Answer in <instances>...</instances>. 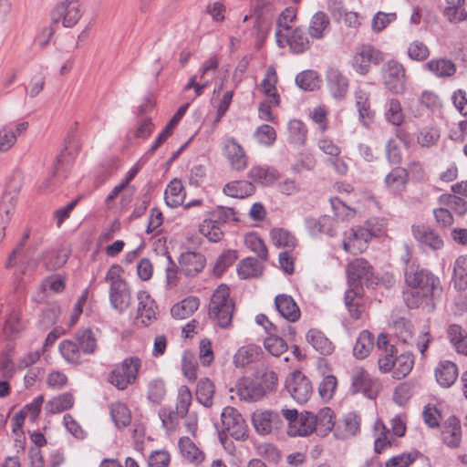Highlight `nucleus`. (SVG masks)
<instances>
[{
	"mask_svg": "<svg viewBox=\"0 0 467 467\" xmlns=\"http://www.w3.org/2000/svg\"><path fill=\"white\" fill-rule=\"evenodd\" d=\"M277 375L272 370H264L254 377H243L235 384V393L241 400L257 402L276 389Z\"/></svg>",
	"mask_w": 467,
	"mask_h": 467,
	"instance_id": "2",
	"label": "nucleus"
},
{
	"mask_svg": "<svg viewBox=\"0 0 467 467\" xmlns=\"http://www.w3.org/2000/svg\"><path fill=\"white\" fill-rule=\"evenodd\" d=\"M192 401V394L191 389L187 386L182 385L178 389V396L175 408L177 415H179L181 418H184L189 412Z\"/></svg>",
	"mask_w": 467,
	"mask_h": 467,
	"instance_id": "58",
	"label": "nucleus"
},
{
	"mask_svg": "<svg viewBox=\"0 0 467 467\" xmlns=\"http://www.w3.org/2000/svg\"><path fill=\"white\" fill-rule=\"evenodd\" d=\"M76 343L81 352L86 355H92L97 350V338L89 328L78 330L75 335Z\"/></svg>",
	"mask_w": 467,
	"mask_h": 467,
	"instance_id": "47",
	"label": "nucleus"
},
{
	"mask_svg": "<svg viewBox=\"0 0 467 467\" xmlns=\"http://www.w3.org/2000/svg\"><path fill=\"white\" fill-rule=\"evenodd\" d=\"M223 154L230 162L232 169L244 171L248 165V157L243 147L234 138H228L223 142Z\"/></svg>",
	"mask_w": 467,
	"mask_h": 467,
	"instance_id": "16",
	"label": "nucleus"
},
{
	"mask_svg": "<svg viewBox=\"0 0 467 467\" xmlns=\"http://www.w3.org/2000/svg\"><path fill=\"white\" fill-rule=\"evenodd\" d=\"M306 341L315 348L317 352L323 356H329L335 350V345L320 330L312 328L306 336Z\"/></svg>",
	"mask_w": 467,
	"mask_h": 467,
	"instance_id": "28",
	"label": "nucleus"
},
{
	"mask_svg": "<svg viewBox=\"0 0 467 467\" xmlns=\"http://www.w3.org/2000/svg\"><path fill=\"white\" fill-rule=\"evenodd\" d=\"M441 439L451 448L459 447L462 441V428L460 420L456 417L448 418L441 431Z\"/></svg>",
	"mask_w": 467,
	"mask_h": 467,
	"instance_id": "29",
	"label": "nucleus"
},
{
	"mask_svg": "<svg viewBox=\"0 0 467 467\" xmlns=\"http://www.w3.org/2000/svg\"><path fill=\"white\" fill-rule=\"evenodd\" d=\"M292 52L301 54L310 48V41L303 29L296 27L289 34L282 36Z\"/></svg>",
	"mask_w": 467,
	"mask_h": 467,
	"instance_id": "34",
	"label": "nucleus"
},
{
	"mask_svg": "<svg viewBox=\"0 0 467 467\" xmlns=\"http://www.w3.org/2000/svg\"><path fill=\"white\" fill-rule=\"evenodd\" d=\"M186 193L181 181L174 179L167 185L164 192L166 204L171 208H175L183 203Z\"/></svg>",
	"mask_w": 467,
	"mask_h": 467,
	"instance_id": "36",
	"label": "nucleus"
},
{
	"mask_svg": "<svg viewBox=\"0 0 467 467\" xmlns=\"http://www.w3.org/2000/svg\"><path fill=\"white\" fill-rule=\"evenodd\" d=\"M425 68L438 78H449L456 72L455 64L448 58H433L425 64Z\"/></svg>",
	"mask_w": 467,
	"mask_h": 467,
	"instance_id": "37",
	"label": "nucleus"
},
{
	"mask_svg": "<svg viewBox=\"0 0 467 467\" xmlns=\"http://www.w3.org/2000/svg\"><path fill=\"white\" fill-rule=\"evenodd\" d=\"M379 230L370 229L368 226L352 228L342 243L345 252L356 254L363 252L367 247V243L379 234Z\"/></svg>",
	"mask_w": 467,
	"mask_h": 467,
	"instance_id": "9",
	"label": "nucleus"
},
{
	"mask_svg": "<svg viewBox=\"0 0 467 467\" xmlns=\"http://www.w3.org/2000/svg\"><path fill=\"white\" fill-rule=\"evenodd\" d=\"M330 29L328 16L323 11H318L310 18L307 31L312 39L321 40L330 32Z\"/></svg>",
	"mask_w": 467,
	"mask_h": 467,
	"instance_id": "24",
	"label": "nucleus"
},
{
	"mask_svg": "<svg viewBox=\"0 0 467 467\" xmlns=\"http://www.w3.org/2000/svg\"><path fill=\"white\" fill-rule=\"evenodd\" d=\"M208 216L216 221L221 228L224 223L238 221L234 210L224 206H217L214 210L209 212Z\"/></svg>",
	"mask_w": 467,
	"mask_h": 467,
	"instance_id": "60",
	"label": "nucleus"
},
{
	"mask_svg": "<svg viewBox=\"0 0 467 467\" xmlns=\"http://www.w3.org/2000/svg\"><path fill=\"white\" fill-rule=\"evenodd\" d=\"M205 257L202 253L188 251L182 253L180 257L182 271L189 276H194L205 266Z\"/></svg>",
	"mask_w": 467,
	"mask_h": 467,
	"instance_id": "23",
	"label": "nucleus"
},
{
	"mask_svg": "<svg viewBox=\"0 0 467 467\" xmlns=\"http://www.w3.org/2000/svg\"><path fill=\"white\" fill-rule=\"evenodd\" d=\"M272 332L265 339L264 345L265 349L273 356L278 357L287 349L286 342L280 337Z\"/></svg>",
	"mask_w": 467,
	"mask_h": 467,
	"instance_id": "64",
	"label": "nucleus"
},
{
	"mask_svg": "<svg viewBox=\"0 0 467 467\" xmlns=\"http://www.w3.org/2000/svg\"><path fill=\"white\" fill-rule=\"evenodd\" d=\"M138 306L136 319L143 326H149L157 318V306L154 299L146 292L137 294Z\"/></svg>",
	"mask_w": 467,
	"mask_h": 467,
	"instance_id": "17",
	"label": "nucleus"
},
{
	"mask_svg": "<svg viewBox=\"0 0 467 467\" xmlns=\"http://www.w3.org/2000/svg\"><path fill=\"white\" fill-rule=\"evenodd\" d=\"M245 245L263 261L268 259V250L264 241L255 234H248L244 238Z\"/></svg>",
	"mask_w": 467,
	"mask_h": 467,
	"instance_id": "61",
	"label": "nucleus"
},
{
	"mask_svg": "<svg viewBox=\"0 0 467 467\" xmlns=\"http://www.w3.org/2000/svg\"><path fill=\"white\" fill-rule=\"evenodd\" d=\"M288 140L296 145H303L306 142L307 130L303 121L292 119L288 122Z\"/></svg>",
	"mask_w": 467,
	"mask_h": 467,
	"instance_id": "54",
	"label": "nucleus"
},
{
	"mask_svg": "<svg viewBox=\"0 0 467 467\" xmlns=\"http://www.w3.org/2000/svg\"><path fill=\"white\" fill-rule=\"evenodd\" d=\"M408 171L402 167L393 168L384 178L385 188L392 194H400L406 190Z\"/></svg>",
	"mask_w": 467,
	"mask_h": 467,
	"instance_id": "22",
	"label": "nucleus"
},
{
	"mask_svg": "<svg viewBox=\"0 0 467 467\" xmlns=\"http://www.w3.org/2000/svg\"><path fill=\"white\" fill-rule=\"evenodd\" d=\"M223 429L235 440H244L247 425L242 414L234 407H225L221 413Z\"/></svg>",
	"mask_w": 467,
	"mask_h": 467,
	"instance_id": "8",
	"label": "nucleus"
},
{
	"mask_svg": "<svg viewBox=\"0 0 467 467\" xmlns=\"http://www.w3.org/2000/svg\"><path fill=\"white\" fill-rule=\"evenodd\" d=\"M285 389L291 397L300 404L306 403L313 393L310 380L301 372L295 371L285 381Z\"/></svg>",
	"mask_w": 467,
	"mask_h": 467,
	"instance_id": "10",
	"label": "nucleus"
},
{
	"mask_svg": "<svg viewBox=\"0 0 467 467\" xmlns=\"http://www.w3.org/2000/svg\"><path fill=\"white\" fill-rule=\"evenodd\" d=\"M379 381L372 379L363 368H356L351 373L350 390L353 394L361 392L364 396L372 399L375 397Z\"/></svg>",
	"mask_w": 467,
	"mask_h": 467,
	"instance_id": "12",
	"label": "nucleus"
},
{
	"mask_svg": "<svg viewBox=\"0 0 467 467\" xmlns=\"http://www.w3.org/2000/svg\"><path fill=\"white\" fill-rule=\"evenodd\" d=\"M166 386L161 379H153L148 384L147 398L154 404H160L165 398Z\"/></svg>",
	"mask_w": 467,
	"mask_h": 467,
	"instance_id": "59",
	"label": "nucleus"
},
{
	"mask_svg": "<svg viewBox=\"0 0 467 467\" xmlns=\"http://www.w3.org/2000/svg\"><path fill=\"white\" fill-rule=\"evenodd\" d=\"M109 301L119 313L126 311L131 303L130 291L127 284L109 288Z\"/></svg>",
	"mask_w": 467,
	"mask_h": 467,
	"instance_id": "32",
	"label": "nucleus"
},
{
	"mask_svg": "<svg viewBox=\"0 0 467 467\" xmlns=\"http://www.w3.org/2000/svg\"><path fill=\"white\" fill-rule=\"evenodd\" d=\"M261 348L254 345H248L242 347L238 349L234 357V361L236 367H244L260 356Z\"/></svg>",
	"mask_w": 467,
	"mask_h": 467,
	"instance_id": "52",
	"label": "nucleus"
},
{
	"mask_svg": "<svg viewBox=\"0 0 467 467\" xmlns=\"http://www.w3.org/2000/svg\"><path fill=\"white\" fill-rule=\"evenodd\" d=\"M273 244L276 247H282L286 250H294L297 245L296 236L288 230L284 228H274L270 232Z\"/></svg>",
	"mask_w": 467,
	"mask_h": 467,
	"instance_id": "48",
	"label": "nucleus"
},
{
	"mask_svg": "<svg viewBox=\"0 0 467 467\" xmlns=\"http://www.w3.org/2000/svg\"><path fill=\"white\" fill-rule=\"evenodd\" d=\"M385 87L393 94H402L406 89V73L402 64L395 60L386 62L382 67Z\"/></svg>",
	"mask_w": 467,
	"mask_h": 467,
	"instance_id": "6",
	"label": "nucleus"
},
{
	"mask_svg": "<svg viewBox=\"0 0 467 467\" xmlns=\"http://www.w3.org/2000/svg\"><path fill=\"white\" fill-rule=\"evenodd\" d=\"M58 350L64 360L70 365L78 366L82 362L81 350L78 344L69 339H64L59 343Z\"/></svg>",
	"mask_w": 467,
	"mask_h": 467,
	"instance_id": "39",
	"label": "nucleus"
},
{
	"mask_svg": "<svg viewBox=\"0 0 467 467\" xmlns=\"http://www.w3.org/2000/svg\"><path fill=\"white\" fill-rule=\"evenodd\" d=\"M360 431V418L355 412L346 414L335 429L337 438L345 440L355 436Z\"/></svg>",
	"mask_w": 467,
	"mask_h": 467,
	"instance_id": "27",
	"label": "nucleus"
},
{
	"mask_svg": "<svg viewBox=\"0 0 467 467\" xmlns=\"http://www.w3.org/2000/svg\"><path fill=\"white\" fill-rule=\"evenodd\" d=\"M74 397L71 393L65 392L59 394L45 405V410L48 414H57L71 409L74 405Z\"/></svg>",
	"mask_w": 467,
	"mask_h": 467,
	"instance_id": "42",
	"label": "nucleus"
},
{
	"mask_svg": "<svg viewBox=\"0 0 467 467\" xmlns=\"http://www.w3.org/2000/svg\"><path fill=\"white\" fill-rule=\"evenodd\" d=\"M277 74L273 66L268 67L265 76L262 80L260 86L262 92L269 99H272L275 106L280 103V97L276 90Z\"/></svg>",
	"mask_w": 467,
	"mask_h": 467,
	"instance_id": "35",
	"label": "nucleus"
},
{
	"mask_svg": "<svg viewBox=\"0 0 467 467\" xmlns=\"http://www.w3.org/2000/svg\"><path fill=\"white\" fill-rule=\"evenodd\" d=\"M83 15L79 0H63L51 12L54 24L61 23L64 27H73Z\"/></svg>",
	"mask_w": 467,
	"mask_h": 467,
	"instance_id": "5",
	"label": "nucleus"
},
{
	"mask_svg": "<svg viewBox=\"0 0 467 467\" xmlns=\"http://www.w3.org/2000/svg\"><path fill=\"white\" fill-rule=\"evenodd\" d=\"M404 277L406 285L410 288L404 293L405 303L410 308L429 305L435 292L441 289L439 277L420 267L414 260L406 259Z\"/></svg>",
	"mask_w": 467,
	"mask_h": 467,
	"instance_id": "1",
	"label": "nucleus"
},
{
	"mask_svg": "<svg viewBox=\"0 0 467 467\" xmlns=\"http://www.w3.org/2000/svg\"><path fill=\"white\" fill-rule=\"evenodd\" d=\"M435 378L441 387H451L458 378L456 364L449 360L441 361L435 368Z\"/></svg>",
	"mask_w": 467,
	"mask_h": 467,
	"instance_id": "30",
	"label": "nucleus"
},
{
	"mask_svg": "<svg viewBox=\"0 0 467 467\" xmlns=\"http://www.w3.org/2000/svg\"><path fill=\"white\" fill-rule=\"evenodd\" d=\"M200 301L197 297L188 296L175 304L171 309V314L177 319H185L198 309Z\"/></svg>",
	"mask_w": 467,
	"mask_h": 467,
	"instance_id": "41",
	"label": "nucleus"
},
{
	"mask_svg": "<svg viewBox=\"0 0 467 467\" xmlns=\"http://www.w3.org/2000/svg\"><path fill=\"white\" fill-rule=\"evenodd\" d=\"M354 99L359 121L368 127L372 123L375 116L370 105V94L362 88H357L354 92Z\"/></svg>",
	"mask_w": 467,
	"mask_h": 467,
	"instance_id": "19",
	"label": "nucleus"
},
{
	"mask_svg": "<svg viewBox=\"0 0 467 467\" xmlns=\"http://www.w3.org/2000/svg\"><path fill=\"white\" fill-rule=\"evenodd\" d=\"M237 272L242 279L258 277L263 272V266L257 259L247 257L240 262Z\"/></svg>",
	"mask_w": 467,
	"mask_h": 467,
	"instance_id": "51",
	"label": "nucleus"
},
{
	"mask_svg": "<svg viewBox=\"0 0 467 467\" xmlns=\"http://www.w3.org/2000/svg\"><path fill=\"white\" fill-rule=\"evenodd\" d=\"M327 88L336 99H343L348 90V80L338 69L329 68L327 73Z\"/></svg>",
	"mask_w": 467,
	"mask_h": 467,
	"instance_id": "21",
	"label": "nucleus"
},
{
	"mask_svg": "<svg viewBox=\"0 0 467 467\" xmlns=\"http://www.w3.org/2000/svg\"><path fill=\"white\" fill-rule=\"evenodd\" d=\"M252 422L260 435H267L282 425V419L278 411L256 410L253 413Z\"/></svg>",
	"mask_w": 467,
	"mask_h": 467,
	"instance_id": "14",
	"label": "nucleus"
},
{
	"mask_svg": "<svg viewBox=\"0 0 467 467\" xmlns=\"http://www.w3.org/2000/svg\"><path fill=\"white\" fill-rule=\"evenodd\" d=\"M439 202L459 215H463L467 213V202L454 193L441 195Z\"/></svg>",
	"mask_w": 467,
	"mask_h": 467,
	"instance_id": "56",
	"label": "nucleus"
},
{
	"mask_svg": "<svg viewBox=\"0 0 467 467\" xmlns=\"http://www.w3.org/2000/svg\"><path fill=\"white\" fill-rule=\"evenodd\" d=\"M420 455V453L418 451L394 455L385 462V467H409Z\"/></svg>",
	"mask_w": 467,
	"mask_h": 467,
	"instance_id": "63",
	"label": "nucleus"
},
{
	"mask_svg": "<svg viewBox=\"0 0 467 467\" xmlns=\"http://www.w3.org/2000/svg\"><path fill=\"white\" fill-rule=\"evenodd\" d=\"M374 348V337L368 331L363 330L359 333L355 346L353 348V355L358 359L367 358Z\"/></svg>",
	"mask_w": 467,
	"mask_h": 467,
	"instance_id": "44",
	"label": "nucleus"
},
{
	"mask_svg": "<svg viewBox=\"0 0 467 467\" xmlns=\"http://www.w3.org/2000/svg\"><path fill=\"white\" fill-rule=\"evenodd\" d=\"M305 226L308 234L314 238H319L322 235L335 237L338 230L337 219L329 215L307 217L305 220Z\"/></svg>",
	"mask_w": 467,
	"mask_h": 467,
	"instance_id": "11",
	"label": "nucleus"
},
{
	"mask_svg": "<svg viewBox=\"0 0 467 467\" xmlns=\"http://www.w3.org/2000/svg\"><path fill=\"white\" fill-rule=\"evenodd\" d=\"M318 78L315 71H302L296 77L297 87L306 91H313L318 87Z\"/></svg>",
	"mask_w": 467,
	"mask_h": 467,
	"instance_id": "62",
	"label": "nucleus"
},
{
	"mask_svg": "<svg viewBox=\"0 0 467 467\" xmlns=\"http://www.w3.org/2000/svg\"><path fill=\"white\" fill-rule=\"evenodd\" d=\"M141 360L138 357H130L116 364L109 374V382L119 390L126 389L135 383Z\"/></svg>",
	"mask_w": 467,
	"mask_h": 467,
	"instance_id": "4",
	"label": "nucleus"
},
{
	"mask_svg": "<svg viewBox=\"0 0 467 467\" xmlns=\"http://www.w3.org/2000/svg\"><path fill=\"white\" fill-rule=\"evenodd\" d=\"M188 105L182 106L178 111L173 115L162 131L158 135L155 141L150 146L149 152L152 154L162 143L166 141V140L171 136L172 130L178 124L180 119L184 115Z\"/></svg>",
	"mask_w": 467,
	"mask_h": 467,
	"instance_id": "43",
	"label": "nucleus"
},
{
	"mask_svg": "<svg viewBox=\"0 0 467 467\" xmlns=\"http://www.w3.org/2000/svg\"><path fill=\"white\" fill-rule=\"evenodd\" d=\"M412 234L421 245L432 251L441 250L444 246L441 236L432 228L425 225H413Z\"/></svg>",
	"mask_w": 467,
	"mask_h": 467,
	"instance_id": "18",
	"label": "nucleus"
},
{
	"mask_svg": "<svg viewBox=\"0 0 467 467\" xmlns=\"http://www.w3.org/2000/svg\"><path fill=\"white\" fill-rule=\"evenodd\" d=\"M384 60L383 53L370 44H364L357 47L352 66L356 72L366 75L370 65H378Z\"/></svg>",
	"mask_w": 467,
	"mask_h": 467,
	"instance_id": "7",
	"label": "nucleus"
},
{
	"mask_svg": "<svg viewBox=\"0 0 467 467\" xmlns=\"http://www.w3.org/2000/svg\"><path fill=\"white\" fill-rule=\"evenodd\" d=\"M316 430V419L314 413L306 411L297 416L292 426L287 429V434L291 437L307 436Z\"/></svg>",
	"mask_w": 467,
	"mask_h": 467,
	"instance_id": "25",
	"label": "nucleus"
},
{
	"mask_svg": "<svg viewBox=\"0 0 467 467\" xmlns=\"http://www.w3.org/2000/svg\"><path fill=\"white\" fill-rule=\"evenodd\" d=\"M384 116L389 123L397 127L404 122L405 116L399 99H390L386 102Z\"/></svg>",
	"mask_w": 467,
	"mask_h": 467,
	"instance_id": "50",
	"label": "nucleus"
},
{
	"mask_svg": "<svg viewBox=\"0 0 467 467\" xmlns=\"http://www.w3.org/2000/svg\"><path fill=\"white\" fill-rule=\"evenodd\" d=\"M414 364L413 355L410 352L396 356L393 378L400 379L405 378L412 369Z\"/></svg>",
	"mask_w": 467,
	"mask_h": 467,
	"instance_id": "53",
	"label": "nucleus"
},
{
	"mask_svg": "<svg viewBox=\"0 0 467 467\" xmlns=\"http://www.w3.org/2000/svg\"><path fill=\"white\" fill-rule=\"evenodd\" d=\"M110 415L119 428H125L130 423L131 416L128 407L121 402H116L110 406Z\"/></svg>",
	"mask_w": 467,
	"mask_h": 467,
	"instance_id": "55",
	"label": "nucleus"
},
{
	"mask_svg": "<svg viewBox=\"0 0 467 467\" xmlns=\"http://www.w3.org/2000/svg\"><path fill=\"white\" fill-rule=\"evenodd\" d=\"M275 306L279 315L289 322H296L301 317V311L291 296L281 294L275 296Z\"/></svg>",
	"mask_w": 467,
	"mask_h": 467,
	"instance_id": "20",
	"label": "nucleus"
},
{
	"mask_svg": "<svg viewBox=\"0 0 467 467\" xmlns=\"http://www.w3.org/2000/svg\"><path fill=\"white\" fill-rule=\"evenodd\" d=\"M254 186L248 181H234L223 187V192L233 198H244L254 192Z\"/></svg>",
	"mask_w": 467,
	"mask_h": 467,
	"instance_id": "46",
	"label": "nucleus"
},
{
	"mask_svg": "<svg viewBox=\"0 0 467 467\" xmlns=\"http://www.w3.org/2000/svg\"><path fill=\"white\" fill-rule=\"evenodd\" d=\"M179 448L182 456L188 462L194 464H200L203 462V452L197 448L190 438H181L179 440Z\"/></svg>",
	"mask_w": 467,
	"mask_h": 467,
	"instance_id": "40",
	"label": "nucleus"
},
{
	"mask_svg": "<svg viewBox=\"0 0 467 467\" xmlns=\"http://www.w3.org/2000/svg\"><path fill=\"white\" fill-rule=\"evenodd\" d=\"M279 177L277 171L269 166L256 165L250 169L248 178L254 182L269 186L273 184Z\"/></svg>",
	"mask_w": 467,
	"mask_h": 467,
	"instance_id": "31",
	"label": "nucleus"
},
{
	"mask_svg": "<svg viewBox=\"0 0 467 467\" xmlns=\"http://www.w3.org/2000/svg\"><path fill=\"white\" fill-rule=\"evenodd\" d=\"M454 287L462 291L467 287V255L459 256L453 265Z\"/></svg>",
	"mask_w": 467,
	"mask_h": 467,
	"instance_id": "49",
	"label": "nucleus"
},
{
	"mask_svg": "<svg viewBox=\"0 0 467 467\" xmlns=\"http://www.w3.org/2000/svg\"><path fill=\"white\" fill-rule=\"evenodd\" d=\"M200 233L205 236L210 242L216 243L223 236V229L209 216L205 218L200 224Z\"/></svg>",
	"mask_w": 467,
	"mask_h": 467,
	"instance_id": "57",
	"label": "nucleus"
},
{
	"mask_svg": "<svg viewBox=\"0 0 467 467\" xmlns=\"http://www.w3.org/2000/svg\"><path fill=\"white\" fill-rule=\"evenodd\" d=\"M234 305L230 298V289L225 285H219L213 292L209 304V317L222 328L232 325Z\"/></svg>",
	"mask_w": 467,
	"mask_h": 467,
	"instance_id": "3",
	"label": "nucleus"
},
{
	"mask_svg": "<svg viewBox=\"0 0 467 467\" xmlns=\"http://www.w3.org/2000/svg\"><path fill=\"white\" fill-rule=\"evenodd\" d=\"M16 197L11 193H5L0 201V243L5 236V229L10 223L16 206Z\"/></svg>",
	"mask_w": 467,
	"mask_h": 467,
	"instance_id": "26",
	"label": "nucleus"
},
{
	"mask_svg": "<svg viewBox=\"0 0 467 467\" xmlns=\"http://www.w3.org/2000/svg\"><path fill=\"white\" fill-rule=\"evenodd\" d=\"M447 337L459 354L467 355V332L457 324L450 325L447 328Z\"/></svg>",
	"mask_w": 467,
	"mask_h": 467,
	"instance_id": "38",
	"label": "nucleus"
},
{
	"mask_svg": "<svg viewBox=\"0 0 467 467\" xmlns=\"http://www.w3.org/2000/svg\"><path fill=\"white\" fill-rule=\"evenodd\" d=\"M215 394V385L209 378H202L197 381L195 388V396L197 401L204 406L210 408L213 404V397Z\"/></svg>",
	"mask_w": 467,
	"mask_h": 467,
	"instance_id": "33",
	"label": "nucleus"
},
{
	"mask_svg": "<svg viewBox=\"0 0 467 467\" xmlns=\"http://www.w3.org/2000/svg\"><path fill=\"white\" fill-rule=\"evenodd\" d=\"M348 282L349 288H356L361 291L359 284L368 281L372 275V267L364 258H356L349 262L347 266Z\"/></svg>",
	"mask_w": 467,
	"mask_h": 467,
	"instance_id": "13",
	"label": "nucleus"
},
{
	"mask_svg": "<svg viewBox=\"0 0 467 467\" xmlns=\"http://www.w3.org/2000/svg\"><path fill=\"white\" fill-rule=\"evenodd\" d=\"M360 292L356 288H349L345 293V306L353 319H359L363 312Z\"/></svg>",
	"mask_w": 467,
	"mask_h": 467,
	"instance_id": "45",
	"label": "nucleus"
},
{
	"mask_svg": "<svg viewBox=\"0 0 467 467\" xmlns=\"http://www.w3.org/2000/svg\"><path fill=\"white\" fill-rule=\"evenodd\" d=\"M377 348L380 351L378 359L379 371L381 373L393 371L397 356V348L394 345L389 344L386 334L381 333L379 335L377 339Z\"/></svg>",
	"mask_w": 467,
	"mask_h": 467,
	"instance_id": "15",
	"label": "nucleus"
}]
</instances>
